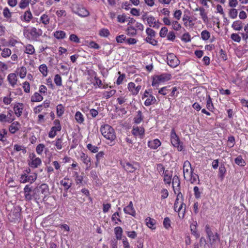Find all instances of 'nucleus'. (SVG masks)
<instances>
[{"label":"nucleus","instance_id":"f257e3e1","mask_svg":"<svg viewBox=\"0 0 248 248\" xmlns=\"http://www.w3.org/2000/svg\"><path fill=\"white\" fill-rule=\"evenodd\" d=\"M48 194L49 188L46 184H43L34 188V198L35 201L44 200Z\"/></svg>","mask_w":248,"mask_h":248},{"label":"nucleus","instance_id":"f03ea898","mask_svg":"<svg viewBox=\"0 0 248 248\" xmlns=\"http://www.w3.org/2000/svg\"><path fill=\"white\" fill-rule=\"evenodd\" d=\"M100 131L102 135L108 140L112 141L116 138L114 129L108 124L101 126Z\"/></svg>","mask_w":248,"mask_h":248},{"label":"nucleus","instance_id":"7ed1b4c3","mask_svg":"<svg viewBox=\"0 0 248 248\" xmlns=\"http://www.w3.org/2000/svg\"><path fill=\"white\" fill-rule=\"evenodd\" d=\"M42 31L40 29H36L35 27L32 28L31 29L28 30L26 32H24V34L29 39L33 41H38V38L42 35Z\"/></svg>","mask_w":248,"mask_h":248},{"label":"nucleus","instance_id":"20e7f679","mask_svg":"<svg viewBox=\"0 0 248 248\" xmlns=\"http://www.w3.org/2000/svg\"><path fill=\"white\" fill-rule=\"evenodd\" d=\"M37 177V174L34 171H26L23 174L21 175L20 181L22 183H32L35 181Z\"/></svg>","mask_w":248,"mask_h":248},{"label":"nucleus","instance_id":"39448f33","mask_svg":"<svg viewBox=\"0 0 248 248\" xmlns=\"http://www.w3.org/2000/svg\"><path fill=\"white\" fill-rule=\"evenodd\" d=\"M205 232L211 245H214L217 241L220 242L219 234L217 232L214 234L210 226L208 224L205 226Z\"/></svg>","mask_w":248,"mask_h":248},{"label":"nucleus","instance_id":"423d86ee","mask_svg":"<svg viewBox=\"0 0 248 248\" xmlns=\"http://www.w3.org/2000/svg\"><path fill=\"white\" fill-rule=\"evenodd\" d=\"M21 208L19 206L15 207L8 215L10 221H20L21 219Z\"/></svg>","mask_w":248,"mask_h":248},{"label":"nucleus","instance_id":"0eeeda50","mask_svg":"<svg viewBox=\"0 0 248 248\" xmlns=\"http://www.w3.org/2000/svg\"><path fill=\"white\" fill-rule=\"evenodd\" d=\"M166 62L167 64L171 67H176L180 63L176 56L172 53L166 56Z\"/></svg>","mask_w":248,"mask_h":248},{"label":"nucleus","instance_id":"6e6552de","mask_svg":"<svg viewBox=\"0 0 248 248\" xmlns=\"http://www.w3.org/2000/svg\"><path fill=\"white\" fill-rule=\"evenodd\" d=\"M25 199L26 201H30L34 200V189H32L30 185H26L24 188Z\"/></svg>","mask_w":248,"mask_h":248},{"label":"nucleus","instance_id":"1a4fd4ad","mask_svg":"<svg viewBox=\"0 0 248 248\" xmlns=\"http://www.w3.org/2000/svg\"><path fill=\"white\" fill-rule=\"evenodd\" d=\"M54 124L55 126H53L50 131L48 133V136L50 138H54L56 135L57 131H60L61 130V125L60 124V122L59 120H55L54 121Z\"/></svg>","mask_w":248,"mask_h":248},{"label":"nucleus","instance_id":"9d476101","mask_svg":"<svg viewBox=\"0 0 248 248\" xmlns=\"http://www.w3.org/2000/svg\"><path fill=\"white\" fill-rule=\"evenodd\" d=\"M171 75L170 73H163L156 75V85L164 83L171 79Z\"/></svg>","mask_w":248,"mask_h":248},{"label":"nucleus","instance_id":"9b49d317","mask_svg":"<svg viewBox=\"0 0 248 248\" xmlns=\"http://www.w3.org/2000/svg\"><path fill=\"white\" fill-rule=\"evenodd\" d=\"M146 31L148 35V36L146 38V41L148 43L155 46V40L152 38V37H154L155 35V31L150 28H147Z\"/></svg>","mask_w":248,"mask_h":248},{"label":"nucleus","instance_id":"f8f14e48","mask_svg":"<svg viewBox=\"0 0 248 248\" xmlns=\"http://www.w3.org/2000/svg\"><path fill=\"white\" fill-rule=\"evenodd\" d=\"M30 158L31 159V161L29 163V165L32 168L37 167L41 163V159L38 157L36 158L34 154L30 155Z\"/></svg>","mask_w":248,"mask_h":248},{"label":"nucleus","instance_id":"ddd939ff","mask_svg":"<svg viewBox=\"0 0 248 248\" xmlns=\"http://www.w3.org/2000/svg\"><path fill=\"white\" fill-rule=\"evenodd\" d=\"M171 143L174 147L179 145L180 142L178 136L176 135L175 130L172 129L171 133Z\"/></svg>","mask_w":248,"mask_h":248},{"label":"nucleus","instance_id":"4468645a","mask_svg":"<svg viewBox=\"0 0 248 248\" xmlns=\"http://www.w3.org/2000/svg\"><path fill=\"white\" fill-rule=\"evenodd\" d=\"M23 108L24 105L23 103H18L15 105L14 110L17 117H19L21 115Z\"/></svg>","mask_w":248,"mask_h":248},{"label":"nucleus","instance_id":"2eb2a0df","mask_svg":"<svg viewBox=\"0 0 248 248\" xmlns=\"http://www.w3.org/2000/svg\"><path fill=\"white\" fill-rule=\"evenodd\" d=\"M7 79L13 87H14L15 85L16 84L17 78L16 74L11 73L9 74L7 77Z\"/></svg>","mask_w":248,"mask_h":248},{"label":"nucleus","instance_id":"dca6fc26","mask_svg":"<svg viewBox=\"0 0 248 248\" xmlns=\"http://www.w3.org/2000/svg\"><path fill=\"white\" fill-rule=\"evenodd\" d=\"M128 89L132 92L133 94H137L141 89V86L138 85L135 87L133 82H130L128 85Z\"/></svg>","mask_w":248,"mask_h":248},{"label":"nucleus","instance_id":"f3484780","mask_svg":"<svg viewBox=\"0 0 248 248\" xmlns=\"http://www.w3.org/2000/svg\"><path fill=\"white\" fill-rule=\"evenodd\" d=\"M21 19L23 21L29 22L32 18V15L30 10L26 11L24 15L21 16Z\"/></svg>","mask_w":248,"mask_h":248},{"label":"nucleus","instance_id":"a211bd4d","mask_svg":"<svg viewBox=\"0 0 248 248\" xmlns=\"http://www.w3.org/2000/svg\"><path fill=\"white\" fill-rule=\"evenodd\" d=\"M143 20H146L147 24L150 27H155V18L153 16H146L145 15L142 16Z\"/></svg>","mask_w":248,"mask_h":248},{"label":"nucleus","instance_id":"6ab92c4d","mask_svg":"<svg viewBox=\"0 0 248 248\" xmlns=\"http://www.w3.org/2000/svg\"><path fill=\"white\" fill-rule=\"evenodd\" d=\"M12 14V13H11L10 11V10L8 7H5L3 9V16L5 18H6V19L8 21H9L10 22H12V19H11Z\"/></svg>","mask_w":248,"mask_h":248},{"label":"nucleus","instance_id":"aec40b11","mask_svg":"<svg viewBox=\"0 0 248 248\" xmlns=\"http://www.w3.org/2000/svg\"><path fill=\"white\" fill-rule=\"evenodd\" d=\"M144 132L142 127L134 126L132 130V133L135 136L142 135Z\"/></svg>","mask_w":248,"mask_h":248},{"label":"nucleus","instance_id":"412c9836","mask_svg":"<svg viewBox=\"0 0 248 248\" xmlns=\"http://www.w3.org/2000/svg\"><path fill=\"white\" fill-rule=\"evenodd\" d=\"M19 125H20V124L17 122L13 123L9 126V131L12 134L15 133L19 130Z\"/></svg>","mask_w":248,"mask_h":248},{"label":"nucleus","instance_id":"4be33fe9","mask_svg":"<svg viewBox=\"0 0 248 248\" xmlns=\"http://www.w3.org/2000/svg\"><path fill=\"white\" fill-rule=\"evenodd\" d=\"M60 184L64 186V191H67L71 186V182L69 179H64L61 180Z\"/></svg>","mask_w":248,"mask_h":248},{"label":"nucleus","instance_id":"5701e85b","mask_svg":"<svg viewBox=\"0 0 248 248\" xmlns=\"http://www.w3.org/2000/svg\"><path fill=\"white\" fill-rule=\"evenodd\" d=\"M232 27L235 31H240L243 28V23L240 20H236L233 22Z\"/></svg>","mask_w":248,"mask_h":248},{"label":"nucleus","instance_id":"b1692460","mask_svg":"<svg viewBox=\"0 0 248 248\" xmlns=\"http://www.w3.org/2000/svg\"><path fill=\"white\" fill-rule=\"evenodd\" d=\"M172 183L174 191L175 193H176L175 188L176 187H179L180 186V181L177 175H175L173 177L172 181Z\"/></svg>","mask_w":248,"mask_h":248},{"label":"nucleus","instance_id":"393cba45","mask_svg":"<svg viewBox=\"0 0 248 248\" xmlns=\"http://www.w3.org/2000/svg\"><path fill=\"white\" fill-rule=\"evenodd\" d=\"M185 172H189V174H190V181L191 183L196 182L197 180L199 181L198 175L194 173V171H183L184 174H185Z\"/></svg>","mask_w":248,"mask_h":248},{"label":"nucleus","instance_id":"a878e982","mask_svg":"<svg viewBox=\"0 0 248 248\" xmlns=\"http://www.w3.org/2000/svg\"><path fill=\"white\" fill-rule=\"evenodd\" d=\"M114 232L116 235V238L118 240L122 239L123 230L121 227H116L114 229Z\"/></svg>","mask_w":248,"mask_h":248},{"label":"nucleus","instance_id":"bb28decb","mask_svg":"<svg viewBox=\"0 0 248 248\" xmlns=\"http://www.w3.org/2000/svg\"><path fill=\"white\" fill-rule=\"evenodd\" d=\"M9 116H7L6 114L1 113L0 114V122L4 123H11L13 119H9Z\"/></svg>","mask_w":248,"mask_h":248},{"label":"nucleus","instance_id":"cd10ccee","mask_svg":"<svg viewBox=\"0 0 248 248\" xmlns=\"http://www.w3.org/2000/svg\"><path fill=\"white\" fill-rule=\"evenodd\" d=\"M54 36L58 39H62L65 38L66 33L62 31H57L54 32Z\"/></svg>","mask_w":248,"mask_h":248},{"label":"nucleus","instance_id":"c85d7f7f","mask_svg":"<svg viewBox=\"0 0 248 248\" xmlns=\"http://www.w3.org/2000/svg\"><path fill=\"white\" fill-rule=\"evenodd\" d=\"M124 210L125 214L130 215L133 217H135L136 215V212L133 207L126 206Z\"/></svg>","mask_w":248,"mask_h":248},{"label":"nucleus","instance_id":"c756f323","mask_svg":"<svg viewBox=\"0 0 248 248\" xmlns=\"http://www.w3.org/2000/svg\"><path fill=\"white\" fill-rule=\"evenodd\" d=\"M169 171H163L164 181L165 183L170 184L171 180L172 175L168 173Z\"/></svg>","mask_w":248,"mask_h":248},{"label":"nucleus","instance_id":"7c9ffc66","mask_svg":"<svg viewBox=\"0 0 248 248\" xmlns=\"http://www.w3.org/2000/svg\"><path fill=\"white\" fill-rule=\"evenodd\" d=\"M43 99V97L38 93H35L34 94L31 96V102H40Z\"/></svg>","mask_w":248,"mask_h":248},{"label":"nucleus","instance_id":"2f4dec72","mask_svg":"<svg viewBox=\"0 0 248 248\" xmlns=\"http://www.w3.org/2000/svg\"><path fill=\"white\" fill-rule=\"evenodd\" d=\"M154 219L150 217H148L145 219V223L146 225L149 228H151L152 229H155V227H154L155 225V223H154Z\"/></svg>","mask_w":248,"mask_h":248},{"label":"nucleus","instance_id":"473e14b6","mask_svg":"<svg viewBox=\"0 0 248 248\" xmlns=\"http://www.w3.org/2000/svg\"><path fill=\"white\" fill-rule=\"evenodd\" d=\"M199 11L200 12V16H201L203 22L205 23L208 20V17L207 13L205 12V10L203 7H200Z\"/></svg>","mask_w":248,"mask_h":248},{"label":"nucleus","instance_id":"72a5a7b5","mask_svg":"<svg viewBox=\"0 0 248 248\" xmlns=\"http://www.w3.org/2000/svg\"><path fill=\"white\" fill-rule=\"evenodd\" d=\"M75 119L78 123L81 124L84 121V118L83 115L79 111H77L76 113Z\"/></svg>","mask_w":248,"mask_h":248},{"label":"nucleus","instance_id":"f704fd0d","mask_svg":"<svg viewBox=\"0 0 248 248\" xmlns=\"http://www.w3.org/2000/svg\"><path fill=\"white\" fill-rule=\"evenodd\" d=\"M26 49L25 52L29 54H33L35 52V49L33 46L31 44H28L25 46Z\"/></svg>","mask_w":248,"mask_h":248},{"label":"nucleus","instance_id":"c9c22d12","mask_svg":"<svg viewBox=\"0 0 248 248\" xmlns=\"http://www.w3.org/2000/svg\"><path fill=\"white\" fill-rule=\"evenodd\" d=\"M211 34L207 30H204L201 32V38L204 40L206 41L210 37Z\"/></svg>","mask_w":248,"mask_h":248},{"label":"nucleus","instance_id":"e433bc0d","mask_svg":"<svg viewBox=\"0 0 248 248\" xmlns=\"http://www.w3.org/2000/svg\"><path fill=\"white\" fill-rule=\"evenodd\" d=\"M39 69L40 72L43 74L44 77H46L47 75V67L45 64H41Z\"/></svg>","mask_w":248,"mask_h":248},{"label":"nucleus","instance_id":"4c0bfd02","mask_svg":"<svg viewBox=\"0 0 248 248\" xmlns=\"http://www.w3.org/2000/svg\"><path fill=\"white\" fill-rule=\"evenodd\" d=\"M78 15L81 16H87L89 15V12L85 8H81L78 10Z\"/></svg>","mask_w":248,"mask_h":248},{"label":"nucleus","instance_id":"58836bf2","mask_svg":"<svg viewBox=\"0 0 248 248\" xmlns=\"http://www.w3.org/2000/svg\"><path fill=\"white\" fill-rule=\"evenodd\" d=\"M206 108L210 111H212L214 108L211 98L210 97V95L208 96V98L207 99Z\"/></svg>","mask_w":248,"mask_h":248},{"label":"nucleus","instance_id":"ea45409f","mask_svg":"<svg viewBox=\"0 0 248 248\" xmlns=\"http://www.w3.org/2000/svg\"><path fill=\"white\" fill-rule=\"evenodd\" d=\"M81 160L86 164L88 165L90 162V158L85 153H82L80 155Z\"/></svg>","mask_w":248,"mask_h":248},{"label":"nucleus","instance_id":"a19ab883","mask_svg":"<svg viewBox=\"0 0 248 248\" xmlns=\"http://www.w3.org/2000/svg\"><path fill=\"white\" fill-rule=\"evenodd\" d=\"M19 70V74L20 78H23L25 77L27 74V69L24 66L21 67Z\"/></svg>","mask_w":248,"mask_h":248},{"label":"nucleus","instance_id":"79ce46f5","mask_svg":"<svg viewBox=\"0 0 248 248\" xmlns=\"http://www.w3.org/2000/svg\"><path fill=\"white\" fill-rule=\"evenodd\" d=\"M235 162L238 165L243 166L245 164V161L241 155L238 156L235 159Z\"/></svg>","mask_w":248,"mask_h":248},{"label":"nucleus","instance_id":"37998d69","mask_svg":"<svg viewBox=\"0 0 248 248\" xmlns=\"http://www.w3.org/2000/svg\"><path fill=\"white\" fill-rule=\"evenodd\" d=\"M143 120L142 113L140 111H138V114L134 118V122L136 124L140 123Z\"/></svg>","mask_w":248,"mask_h":248},{"label":"nucleus","instance_id":"c03bdc74","mask_svg":"<svg viewBox=\"0 0 248 248\" xmlns=\"http://www.w3.org/2000/svg\"><path fill=\"white\" fill-rule=\"evenodd\" d=\"M40 20L44 25H47L49 23V17L46 14H43Z\"/></svg>","mask_w":248,"mask_h":248},{"label":"nucleus","instance_id":"a18cd8bd","mask_svg":"<svg viewBox=\"0 0 248 248\" xmlns=\"http://www.w3.org/2000/svg\"><path fill=\"white\" fill-rule=\"evenodd\" d=\"M54 80L57 86H60L62 85V78L59 74L55 76Z\"/></svg>","mask_w":248,"mask_h":248},{"label":"nucleus","instance_id":"49530a36","mask_svg":"<svg viewBox=\"0 0 248 248\" xmlns=\"http://www.w3.org/2000/svg\"><path fill=\"white\" fill-rule=\"evenodd\" d=\"M87 147L88 149L92 153H96L98 152L99 148L97 146L93 145L92 144H88Z\"/></svg>","mask_w":248,"mask_h":248},{"label":"nucleus","instance_id":"de8ad7c7","mask_svg":"<svg viewBox=\"0 0 248 248\" xmlns=\"http://www.w3.org/2000/svg\"><path fill=\"white\" fill-rule=\"evenodd\" d=\"M186 204H185L184 202H182L181 203L179 208L178 209V210H176V212L179 213L181 210H183V213H182L181 217L184 218L185 213L186 212Z\"/></svg>","mask_w":248,"mask_h":248},{"label":"nucleus","instance_id":"09e8293b","mask_svg":"<svg viewBox=\"0 0 248 248\" xmlns=\"http://www.w3.org/2000/svg\"><path fill=\"white\" fill-rule=\"evenodd\" d=\"M29 4V0H21L19 4V7L22 9H25L26 8Z\"/></svg>","mask_w":248,"mask_h":248},{"label":"nucleus","instance_id":"8fccbe9b","mask_svg":"<svg viewBox=\"0 0 248 248\" xmlns=\"http://www.w3.org/2000/svg\"><path fill=\"white\" fill-rule=\"evenodd\" d=\"M14 150L17 152L21 151L23 154H26L27 152V150L25 148L22 146L18 145L17 144H15L14 145Z\"/></svg>","mask_w":248,"mask_h":248},{"label":"nucleus","instance_id":"3c124183","mask_svg":"<svg viewBox=\"0 0 248 248\" xmlns=\"http://www.w3.org/2000/svg\"><path fill=\"white\" fill-rule=\"evenodd\" d=\"M64 112V108L62 105L60 104L57 106V113L58 116H62Z\"/></svg>","mask_w":248,"mask_h":248},{"label":"nucleus","instance_id":"603ef678","mask_svg":"<svg viewBox=\"0 0 248 248\" xmlns=\"http://www.w3.org/2000/svg\"><path fill=\"white\" fill-rule=\"evenodd\" d=\"M127 34L134 36L137 33L136 30L132 26H129L127 30Z\"/></svg>","mask_w":248,"mask_h":248},{"label":"nucleus","instance_id":"864d4df0","mask_svg":"<svg viewBox=\"0 0 248 248\" xmlns=\"http://www.w3.org/2000/svg\"><path fill=\"white\" fill-rule=\"evenodd\" d=\"M69 40L76 43H79L80 42L79 38L75 34H72L70 35Z\"/></svg>","mask_w":248,"mask_h":248},{"label":"nucleus","instance_id":"5fc2aeb1","mask_svg":"<svg viewBox=\"0 0 248 248\" xmlns=\"http://www.w3.org/2000/svg\"><path fill=\"white\" fill-rule=\"evenodd\" d=\"M11 54V50L8 48H4L1 53V56L6 58L9 57Z\"/></svg>","mask_w":248,"mask_h":248},{"label":"nucleus","instance_id":"6e6d98bb","mask_svg":"<svg viewBox=\"0 0 248 248\" xmlns=\"http://www.w3.org/2000/svg\"><path fill=\"white\" fill-rule=\"evenodd\" d=\"M116 93L115 90H111L109 92H105L103 95L106 99H108L110 97L112 96Z\"/></svg>","mask_w":248,"mask_h":248},{"label":"nucleus","instance_id":"4d7b16f0","mask_svg":"<svg viewBox=\"0 0 248 248\" xmlns=\"http://www.w3.org/2000/svg\"><path fill=\"white\" fill-rule=\"evenodd\" d=\"M109 34V31L106 29H102L99 31V35L103 37H108Z\"/></svg>","mask_w":248,"mask_h":248},{"label":"nucleus","instance_id":"13d9d810","mask_svg":"<svg viewBox=\"0 0 248 248\" xmlns=\"http://www.w3.org/2000/svg\"><path fill=\"white\" fill-rule=\"evenodd\" d=\"M169 87H170V86H166L161 88L159 90L158 93L164 95L167 94L170 91V90L168 89Z\"/></svg>","mask_w":248,"mask_h":248},{"label":"nucleus","instance_id":"bf43d9fd","mask_svg":"<svg viewBox=\"0 0 248 248\" xmlns=\"http://www.w3.org/2000/svg\"><path fill=\"white\" fill-rule=\"evenodd\" d=\"M237 10L235 9H231L229 12V16L232 18H235L237 16Z\"/></svg>","mask_w":248,"mask_h":248},{"label":"nucleus","instance_id":"052dcab7","mask_svg":"<svg viewBox=\"0 0 248 248\" xmlns=\"http://www.w3.org/2000/svg\"><path fill=\"white\" fill-rule=\"evenodd\" d=\"M163 225L167 229H169L170 227V220L169 217H166L164 218L163 221Z\"/></svg>","mask_w":248,"mask_h":248},{"label":"nucleus","instance_id":"680f3d73","mask_svg":"<svg viewBox=\"0 0 248 248\" xmlns=\"http://www.w3.org/2000/svg\"><path fill=\"white\" fill-rule=\"evenodd\" d=\"M231 38L235 42H240L241 41L240 36L237 33H232L231 34Z\"/></svg>","mask_w":248,"mask_h":248},{"label":"nucleus","instance_id":"e2e57ef3","mask_svg":"<svg viewBox=\"0 0 248 248\" xmlns=\"http://www.w3.org/2000/svg\"><path fill=\"white\" fill-rule=\"evenodd\" d=\"M192 168L190 163L188 161H186L183 165V170H191Z\"/></svg>","mask_w":248,"mask_h":248},{"label":"nucleus","instance_id":"0e129e2a","mask_svg":"<svg viewBox=\"0 0 248 248\" xmlns=\"http://www.w3.org/2000/svg\"><path fill=\"white\" fill-rule=\"evenodd\" d=\"M105 154L104 152L101 151L98 152L96 155V158L97 162H99L100 160H102L104 157Z\"/></svg>","mask_w":248,"mask_h":248},{"label":"nucleus","instance_id":"69168bd1","mask_svg":"<svg viewBox=\"0 0 248 248\" xmlns=\"http://www.w3.org/2000/svg\"><path fill=\"white\" fill-rule=\"evenodd\" d=\"M171 25L174 30L178 31L181 28V25L177 21H173Z\"/></svg>","mask_w":248,"mask_h":248},{"label":"nucleus","instance_id":"338daca9","mask_svg":"<svg viewBox=\"0 0 248 248\" xmlns=\"http://www.w3.org/2000/svg\"><path fill=\"white\" fill-rule=\"evenodd\" d=\"M118 21L121 23H124L128 20V16L125 15H119L117 17Z\"/></svg>","mask_w":248,"mask_h":248},{"label":"nucleus","instance_id":"774afa93","mask_svg":"<svg viewBox=\"0 0 248 248\" xmlns=\"http://www.w3.org/2000/svg\"><path fill=\"white\" fill-rule=\"evenodd\" d=\"M44 148H45V145L43 144H39L36 147V152L38 154L41 155L42 153Z\"/></svg>","mask_w":248,"mask_h":248}]
</instances>
